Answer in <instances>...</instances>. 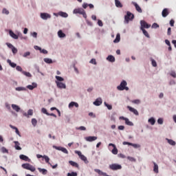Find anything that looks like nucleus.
<instances>
[{"label":"nucleus","mask_w":176,"mask_h":176,"mask_svg":"<svg viewBox=\"0 0 176 176\" xmlns=\"http://www.w3.org/2000/svg\"><path fill=\"white\" fill-rule=\"evenodd\" d=\"M74 14H82V17L85 19V21L89 27H93V22L89 21L87 19V14H86V11L83 10V8H75L73 10Z\"/></svg>","instance_id":"f257e3e1"},{"label":"nucleus","mask_w":176,"mask_h":176,"mask_svg":"<svg viewBox=\"0 0 176 176\" xmlns=\"http://www.w3.org/2000/svg\"><path fill=\"white\" fill-rule=\"evenodd\" d=\"M11 107L14 111L21 112V113H23V116H25V118H30V116H32L34 115V110L31 109L28 111V113H25L23 109H21L20 106L17 104H12Z\"/></svg>","instance_id":"f03ea898"},{"label":"nucleus","mask_w":176,"mask_h":176,"mask_svg":"<svg viewBox=\"0 0 176 176\" xmlns=\"http://www.w3.org/2000/svg\"><path fill=\"white\" fill-rule=\"evenodd\" d=\"M134 14H133L130 11H127L126 14L124 15V24H129L130 21H133L134 20Z\"/></svg>","instance_id":"7ed1b4c3"},{"label":"nucleus","mask_w":176,"mask_h":176,"mask_svg":"<svg viewBox=\"0 0 176 176\" xmlns=\"http://www.w3.org/2000/svg\"><path fill=\"white\" fill-rule=\"evenodd\" d=\"M117 89L119 91H123V90H126V91H129V88L127 87V81L126 80H123L120 84L117 87Z\"/></svg>","instance_id":"20e7f679"},{"label":"nucleus","mask_w":176,"mask_h":176,"mask_svg":"<svg viewBox=\"0 0 176 176\" xmlns=\"http://www.w3.org/2000/svg\"><path fill=\"white\" fill-rule=\"evenodd\" d=\"M21 167L25 170H29L30 171H32V173L35 172V170H36V168H35V166L31 165L30 163L22 164Z\"/></svg>","instance_id":"39448f33"},{"label":"nucleus","mask_w":176,"mask_h":176,"mask_svg":"<svg viewBox=\"0 0 176 176\" xmlns=\"http://www.w3.org/2000/svg\"><path fill=\"white\" fill-rule=\"evenodd\" d=\"M145 28L146 30L151 28V24L148 23L145 20H141L140 30H145Z\"/></svg>","instance_id":"423d86ee"},{"label":"nucleus","mask_w":176,"mask_h":176,"mask_svg":"<svg viewBox=\"0 0 176 176\" xmlns=\"http://www.w3.org/2000/svg\"><path fill=\"white\" fill-rule=\"evenodd\" d=\"M109 168L113 171H118V170H122V165L119 164H111L109 166Z\"/></svg>","instance_id":"0eeeda50"},{"label":"nucleus","mask_w":176,"mask_h":176,"mask_svg":"<svg viewBox=\"0 0 176 176\" xmlns=\"http://www.w3.org/2000/svg\"><path fill=\"white\" fill-rule=\"evenodd\" d=\"M52 148H54V149H56V151H60V152H63V153H65V155H68L69 153L68 150L61 146L53 145Z\"/></svg>","instance_id":"6e6552de"},{"label":"nucleus","mask_w":176,"mask_h":176,"mask_svg":"<svg viewBox=\"0 0 176 176\" xmlns=\"http://www.w3.org/2000/svg\"><path fill=\"white\" fill-rule=\"evenodd\" d=\"M119 119L120 120H124L125 124H126V126H134V123L130 121L128 118H126L124 116H120Z\"/></svg>","instance_id":"1a4fd4ad"},{"label":"nucleus","mask_w":176,"mask_h":176,"mask_svg":"<svg viewBox=\"0 0 176 176\" xmlns=\"http://www.w3.org/2000/svg\"><path fill=\"white\" fill-rule=\"evenodd\" d=\"M6 46H8V47L9 49H11L12 54H16L18 50L17 48H16V47H14L12 43H6Z\"/></svg>","instance_id":"9d476101"},{"label":"nucleus","mask_w":176,"mask_h":176,"mask_svg":"<svg viewBox=\"0 0 176 176\" xmlns=\"http://www.w3.org/2000/svg\"><path fill=\"white\" fill-rule=\"evenodd\" d=\"M40 16L42 20H47V19H52V15L47 12H41Z\"/></svg>","instance_id":"9b49d317"},{"label":"nucleus","mask_w":176,"mask_h":176,"mask_svg":"<svg viewBox=\"0 0 176 176\" xmlns=\"http://www.w3.org/2000/svg\"><path fill=\"white\" fill-rule=\"evenodd\" d=\"M127 109L130 111V112H132L133 115H135V116H138L140 115V113H138V111L136 109H134V107H132L131 106L126 107Z\"/></svg>","instance_id":"f8f14e48"},{"label":"nucleus","mask_w":176,"mask_h":176,"mask_svg":"<svg viewBox=\"0 0 176 176\" xmlns=\"http://www.w3.org/2000/svg\"><path fill=\"white\" fill-rule=\"evenodd\" d=\"M56 85L58 89H67V85H65V83L64 82H56Z\"/></svg>","instance_id":"ddd939ff"},{"label":"nucleus","mask_w":176,"mask_h":176,"mask_svg":"<svg viewBox=\"0 0 176 176\" xmlns=\"http://www.w3.org/2000/svg\"><path fill=\"white\" fill-rule=\"evenodd\" d=\"M19 159L21 160H23L24 162H28L29 163L31 162V159H30V157H28V156L23 155V154H21L19 155Z\"/></svg>","instance_id":"4468645a"},{"label":"nucleus","mask_w":176,"mask_h":176,"mask_svg":"<svg viewBox=\"0 0 176 176\" xmlns=\"http://www.w3.org/2000/svg\"><path fill=\"white\" fill-rule=\"evenodd\" d=\"M94 105L95 107H100L101 104H102V98H98L95 100V101L93 102Z\"/></svg>","instance_id":"2eb2a0df"},{"label":"nucleus","mask_w":176,"mask_h":176,"mask_svg":"<svg viewBox=\"0 0 176 176\" xmlns=\"http://www.w3.org/2000/svg\"><path fill=\"white\" fill-rule=\"evenodd\" d=\"M132 5L135 6V10L138 13H142V8L137 3V2L132 1Z\"/></svg>","instance_id":"dca6fc26"},{"label":"nucleus","mask_w":176,"mask_h":176,"mask_svg":"<svg viewBox=\"0 0 176 176\" xmlns=\"http://www.w3.org/2000/svg\"><path fill=\"white\" fill-rule=\"evenodd\" d=\"M38 87V84L36 82H32V85H29L26 87V89L29 90H34V89H36Z\"/></svg>","instance_id":"f3484780"},{"label":"nucleus","mask_w":176,"mask_h":176,"mask_svg":"<svg viewBox=\"0 0 176 176\" xmlns=\"http://www.w3.org/2000/svg\"><path fill=\"white\" fill-rule=\"evenodd\" d=\"M97 136H88L85 137V140L87 141V142H93V141H96L97 140Z\"/></svg>","instance_id":"a211bd4d"},{"label":"nucleus","mask_w":176,"mask_h":176,"mask_svg":"<svg viewBox=\"0 0 176 176\" xmlns=\"http://www.w3.org/2000/svg\"><path fill=\"white\" fill-rule=\"evenodd\" d=\"M8 33H9L10 36H11V38H12V39H19V36H17V34H16L15 32H13V30H10Z\"/></svg>","instance_id":"6ab92c4d"},{"label":"nucleus","mask_w":176,"mask_h":176,"mask_svg":"<svg viewBox=\"0 0 176 176\" xmlns=\"http://www.w3.org/2000/svg\"><path fill=\"white\" fill-rule=\"evenodd\" d=\"M106 60L109 61V63H115V61H116V59L115 58V56H113V55H109L106 58Z\"/></svg>","instance_id":"aec40b11"},{"label":"nucleus","mask_w":176,"mask_h":176,"mask_svg":"<svg viewBox=\"0 0 176 176\" xmlns=\"http://www.w3.org/2000/svg\"><path fill=\"white\" fill-rule=\"evenodd\" d=\"M170 14V12L168 11V8H164L162 12V17H167Z\"/></svg>","instance_id":"412c9836"},{"label":"nucleus","mask_w":176,"mask_h":176,"mask_svg":"<svg viewBox=\"0 0 176 176\" xmlns=\"http://www.w3.org/2000/svg\"><path fill=\"white\" fill-rule=\"evenodd\" d=\"M69 164L72 167H76V168L79 169V164H78V162H76L75 161L70 160V161H69Z\"/></svg>","instance_id":"4be33fe9"},{"label":"nucleus","mask_w":176,"mask_h":176,"mask_svg":"<svg viewBox=\"0 0 176 176\" xmlns=\"http://www.w3.org/2000/svg\"><path fill=\"white\" fill-rule=\"evenodd\" d=\"M58 14L60 17H63V19H67V17H68V13L63 12V11H59L58 12Z\"/></svg>","instance_id":"5701e85b"},{"label":"nucleus","mask_w":176,"mask_h":176,"mask_svg":"<svg viewBox=\"0 0 176 176\" xmlns=\"http://www.w3.org/2000/svg\"><path fill=\"white\" fill-rule=\"evenodd\" d=\"M7 63L12 68H16L17 67V64L14 62H12L10 59H8Z\"/></svg>","instance_id":"b1692460"},{"label":"nucleus","mask_w":176,"mask_h":176,"mask_svg":"<svg viewBox=\"0 0 176 176\" xmlns=\"http://www.w3.org/2000/svg\"><path fill=\"white\" fill-rule=\"evenodd\" d=\"M58 38H65L67 36V34H65V33H64V32H63L61 30H59L58 31Z\"/></svg>","instance_id":"393cba45"},{"label":"nucleus","mask_w":176,"mask_h":176,"mask_svg":"<svg viewBox=\"0 0 176 176\" xmlns=\"http://www.w3.org/2000/svg\"><path fill=\"white\" fill-rule=\"evenodd\" d=\"M14 144L16 151H21V147L20 146V142H19V141H14Z\"/></svg>","instance_id":"a878e982"},{"label":"nucleus","mask_w":176,"mask_h":176,"mask_svg":"<svg viewBox=\"0 0 176 176\" xmlns=\"http://www.w3.org/2000/svg\"><path fill=\"white\" fill-rule=\"evenodd\" d=\"M68 107L69 108H74V107L76 108H79V104H78L76 102H71Z\"/></svg>","instance_id":"bb28decb"},{"label":"nucleus","mask_w":176,"mask_h":176,"mask_svg":"<svg viewBox=\"0 0 176 176\" xmlns=\"http://www.w3.org/2000/svg\"><path fill=\"white\" fill-rule=\"evenodd\" d=\"M37 169L41 174H43V175H46L48 173L47 169L46 168H38Z\"/></svg>","instance_id":"cd10ccee"},{"label":"nucleus","mask_w":176,"mask_h":176,"mask_svg":"<svg viewBox=\"0 0 176 176\" xmlns=\"http://www.w3.org/2000/svg\"><path fill=\"white\" fill-rule=\"evenodd\" d=\"M43 61L46 63V64H53V63H56V60H53L50 58H45Z\"/></svg>","instance_id":"c85d7f7f"},{"label":"nucleus","mask_w":176,"mask_h":176,"mask_svg":"<svg viewBox=\"0 0 176 176\" xmlns=\"http://www.w3.org/2000/svg\"><path fill=\"white\" fill-rule=\"evenodd\" d=\"M166 141H167L168 144H169V145H171L172 146H175L176 145L175 141L172 139L166 138Z\"/></svg>","instance_id":"c756f323"},{"label":"nucleus","mask_w":176,"mask_h":176,"mask_svg":"<svg viewBox=\"0 0 176 176\" xmlns=\"http://www.w3.org/2000/svg\"><path fill=\"white\" fill-rule=\"evenodd\" d=\"M148 123L151 124V126H155V123H156V119L154 117H151L148 120Z\"/></svg>","instance_id":"7c9ffc66"},{"label":"nucleus","mask_w":176,"mask_h":176,"mask_svg":"<svg viewBox=\"0 0 176 176\" xmlns=\"http://www.w3.org/2000/svg\"><path fill=\"white\" fill-rule=\"evenodd\" d=\"M113 43H119L120 42V34L118 33L116 34V38L113 40Z\"/></svg>","instance_id":"2f4dec72"},{"label":"nucleus","mask_w":176,"mask_h":176,"mask_svg":"<svg viewBox=\"0 0 176 176\" xmlns=\"http://www.w3.org/2000/svg\"><path fill=\"white\" fill-rule=\"evenodd\" d=\"M80 159H81V160H82L83 162L85 163V164H89V160H87V157H86V156H85V155H82L80 157Z\"/></svg>","instance_id":"473e14b6"},{"label":"nucleus","mask_w":176,"mask_h":176,"mask_svg":"<svg viewBox=\"0 0 176 176\" xmlns=\"http://www.w3.org/2000/svg\"><path fill=\"white\" fill-rule=\"evenodd\" d=\"M154 166H153V171L154 173H155V174H158L159 173V166L157 165V164H156V162H153Z\"/></svg>","instance_id":"72a5a7b5"},{"label":"nucleus","mask_w":176,"mask_h":176,"mask_svg":"<svg viewBox=\"0 0 176 176\" xmlns=\"http://www.w3.org/2000/svg\"><path fill=\"white\" fill-rule=\"evenodd\" d=\"M55 78L56 80H55V83H57V82H64V78L60 76H56Z\"/></svg>","instance_id":"f704fd0d"},{"label":"nucleus","mask_w":176,"mask_h":176,"mask_svg":"<svg viewBox=\"0 0 176 176\" xmlns=\"http://www.w3.org/2000/svg\"><path fill=\"white\" fill-rule=\"evenodd\" d=\"M16 91H27V89L24 87H17L15 88Z\"/></svg>","instance_id":"c9c22d12"},{"label":"nucleus","mask_w":176,"mask_h":176,"mask_svg":"<svg viewBox=\"0 0 176 176\" xmlns=\"http://www.w3.org/2000/svg\"><path fill=\"white\" fill-rule=\"evenodd\" d=\"M114 1H115V4L116 8H123V4H122L120 0H114Z\"/></svg>","instance_id":"e433bc0d"},{"label":"nucleus","mask_w":176,"mask_h":176,"mask_svg":"<svg viewBox=\"0 0 176 176\" xmlns=\"http://www.w3.org/2000/svg\"><path fill=\"white\" fill-rule=\"evenodd\" d=\"M140 31H142L143 32V35H144V36H146V38H151V36L149 35V33H148V31H146V30L142 29V30H140Z\"/></svg>","instance_id":"4c0bfd02"},{"label":"nucleus","mask_w":176,"mask_h":176,"mask_svg":"<svg viewBox=\"0 0 176 176\" xmlns=\"http://www.w3.org/2000/svg\"><path fill=\"white\" fill-rule=\"evenodd\" d=\"M43 159L45 160V163H47V164H50V158L49 156L44 155H43Z\"/></svg>","instance_id":"58836bf2"},{"label":"nucleus","mask_w":176,"mask_h":176,"mask_svg":"<svg viewBox=\"0 0 176 176\" xmlns=\"http://www.w3.org/2000/svg\"><path fill=\"white\" fill-rule=\"evenodd\" d=\"M23 75H25L27 78H32V74L28 72L23 71L22 72Z\"/></svg>","instance_id":"ea45409f"},{"label":"nucleus","mask_w":176,"mask_h":176,"mask_svg":"<svg viewBox=\"0 0 176 176\" xmlns=\"http://www.w3.org/2000/svg\"><path fill=\"white\" fill-rule=\"evenodd\" d=\"M34 68L38 74H41L42 76H45V74L39 70V66H38V65H34Z\"/></svg>","instance_id":"a19ab883"},{"label":"nucleus","mask_w":176,"mask_h":176,"mask_svg":"<svg viewBox=\"0 0 176 176\" xmlns=\"http://www.w3.org/2000/svg\"><path fill=\"white\" fill-rule=\"evenodd\" d=\"M104 107H107V109H109V111H111L112 104H108V102H104Z\"/></svg>","instance_id":"79ce46f5"},{"label":"nucleus","mask_w":176,"mask_h":176,"mask_svg":"<svg viewBox=\"0 0 176 176\" xmlns=\"http://www.w3.org/2000/svg\"><path fill=\"white\" fill-rule=\"evenodd\" d=\"M126 159L129 160V162H131L132 163H135V162H137V160L133 157L128 156Z\"/></svg>","instance_id":"37998d69"},{"label":"nucleus","mask_w":176,"mask_h":176,"mask_svg":"<svg viewBox=\"0 0 176 176\" xmlns=\"http://www.w3.org/2000/svg\"><path fill=\"white\" fill-rule=\"evenodd\" d=\"M38 124V120L36 118H32V124L34 127H36V124Z\"/></svg>","instance_id":"c03bdc74"},{"label":"nucleus","mask_w":176,"mask_h":176,"mask_svg":"<svg viewBox=\"0 0 176 176\" xmlns=\"http://www.w3.org/2000/svg\"><path fill=\"white\" fill-rule=\"evenodd\" d=\"M76 130H80V131H86V126H80L79 127H76Z\"/></svg>","instance_id":"a18cd8bd"},{"label":"nucleus","mask_w":176,"mask_h":176,"mask_svg":"<svg viewBox=\"0 0 176 176\" xmlns=\"http://www.w3.org/2000/svg\"><path fill=\"white\" fill-rule=\"evenodd\" d=\"M118 150L116 146V147H113V149L111 150V153H113V155H118Z\"/></svg>","instance_id":"49530a36"},{"label":"nucleus","mask_w":176,"mask_h":176,"mask_svg":"<svg viewBox=\"0 0 176 176\" xmlns=\"http://www.w3.org/2000/svg\"><path fill=\"white\" fill-rule=\"evenodd\" d=\"M89 7V3H83L82 5V8H78V9H83V10H85V9H87V8Z\"/></svg>","instance_id":"de8ad7c7"},{"label":"nucleus","mask_w":176,"mask_h":176,"mask_svg":"<svg viewBox=\"0 0 176 176\" xmlns=\"http://www.w3.org/2000/svg\"><path fill=\"white\" fill-rule=\"evenodd\" d=\"M116 115V112H113L111 116V120L113 122H116V117L115 116Z\"/></svg>","instance_id":"09e8293b"},{"label":"nucleus","mask_w":176,"mask_h":176,"mask_svg":"<svg viewBox=\"0 0 176 176\" xmlns=\"http://www.w3.org/2000/svg\"><path fill=\"white\" fill-rule=\"evenodd\" d=\"M16 71H18L19 72H21V74H23V72H24V70H23V68L21 67V66L20 65H16V67H15Z\"/></svg>","instance_id":"8fccbe9b"},{"label":"nucleus","mask_w":176,"mask_h":176,"mask_svg":"<svg viewBox=\"0 0 176 176\" xmlns=\"http://www.w3.org/2000/svg\"><path fill=\"white\" fill-rule=\"evenodd\" d=\"M151 64L153 65V67H157V63L156 62V60L153 58H151Z\"/></svg>","instance_id":"3c124183"},{"label":"nucleus","mask_w":176,"mask_h":176,"mask_svg":"<svg viewBox=\"0 0 176 176\" xmlns=\"http://www.w3.org/2000/svg\"><path fill=\"white\" fill-rule=\"evenodd\" d=\"M41 112H42V113L47 115V116H48V115H49V112H47V109H46V108H45V107H43L41 109Z\"/></svg>","instance_id":"603ef678"},{"label":"nucleus","mask_w":176,"mask_h":176,"mask_svg":"<svg viewBox=\"0 0 176 176\" xmlns=\"http://www.w3.org/2000/svg\"><path fill=\"white\" fill-rule=\"evenodd\" d=\"M31 36L36 39L38 38V33L36 32H33L30 33Z\"/></svg>","instance_id":"864d4df0"},{"label":"nucleus","mask_w":176,"mask_h":176,"mask_svg":"<svg viewBox=\"0 0 176 176\" xmlns=\"http://www.w3.org/2000/svg\"><path fill=\"white\" fill-rule=\"evenodd\" d=\"M160 26L157 24V23H153L151 25V28H154V30H156L157 28H159Z\"/></svg>","instance_id":"5fc2aeb1"},{"label":"nucleus","mask_w":176,"mask_h":176,"mask_svg":"<svg viewBox=\"0 0 176 176\" xmlns=\"http://www.w3.org/2000/svg\"><path fill=\"white\" fill-rule=\"evenodd\" d=\"M2 153H9V150L6 148L5 146L1 147Z\"/></svg>","instance_id":"6e6d98bb"},{"label":"nucleus","mask_w":176,"mask_h":176,"mask_svg":"<svg viewBox=\"0 0 176 176\" xmlns=\"http://www.w3.org/2000/svg\"><path fill=\"white\" fill-rule=\"evenodd\" d=\"M131 146H133L135 149H138V148H141V145L138 144H134V143H131Z\"/></svg>","instance_id":"4d7b16f0"},{"label":"nucleus","mask_w":176,"mask_h":176,"mask_svg":"<svg viewBox=\"0 0 176 176\" xmlns=\"http://www.w3.org/2000/svg\"><path fill=\"white\" fill-rule=\"evenodd\" d=\"M164 122V120L163 119V118H159L157 120V122L159 124H163Z\"/></svg>","instance_id":"13d9d810"},{"label":"nucleus","mask_w":176,"mask_h":176,"mask_svg":"<svg viewBox=\"0 0 176 176\" xmlns=\"http://www.w3.org/2000/svg\"><path fill=\"white\" fill-rule=\"evenodd\" d=\"M67 175V176H78V173L72 171V173H68Z\"/></svg>","instance_id":"bf43d9fd"},{"label":"nucleus","mask_w":176,"mask_h":176,"mask_svg":"<svg viewBox=\"0 0 176 176\" xmlns=\"http://www.w3.org/2000/svg\"><path fill=\"white\" fill-rule=\"evenodd\" d=\"M9 13H10V12H9V10H8V9L3 8V10H2L3 14H6L8 16V14H9Z\"/></svg>","instance_id":"052dcab7"},{"label":"nucleus","mask_w":176,"mask_h":176,"mask_svg":"<svg viewBox=\"0 0 176 176\" xmlns=\"http://www.w3.org/2000/svg\"><path fill=\"white\" fill-rule=\"evenodd\" d=\"M97 24L99 25V27H102L104 25V23L101 19H98Z\"/></svg>","instance_id":"680f3d73"},{"label":"nucleus","mask_w":176,"mask_h":176,"mask_svg":"<svg viewBox=\"0 0 176 176\" xmlns=\"http://www.w3.org/2000/svg\"><path fill=\"white\" fill-rule=\"evenodd\" d=\"M89 63L91 64H94V65H97V61L96 60V58H91Z\"/></svg>","instance_id":"e2e57ef3"},{"label":"nucleus","mask_w":176,"mask_h":176,"mask_svg":"<svg viewBox=\"0 0 176 176\" xmlns=\"http://www.w3.org/2000/svg\"><path fill=\"white\" fill-rule=\"evenodd\" d=\"M132 102H133V104H138L141 103V100H140L139 99H135V100H132Z\"/></svg>","instance_id":"0e129e2a"},{"label":"nucleus","mask_w":176,"mask_h":176,"mask_svg":"<svg viewBox=\"0 0 176 176\" xmlns=\"http://www.w3.org/2000/svg\"><path fill=\"white\" fill-rule=\"evenodd\" d=\"M40 53H41L42 54H47V53L49 52H47V50L41 48V50H40Z\"/></svg>","instance_id":"69168bd1"},{"label":"nucleus","mask_w":176,"mask_h":176,"mask_svg":"<svg viewBox=\"0 0 176 176\" xmlns=\"http://www.w3.org/2000/svg\"><path fill=\"white\" fill-rule=\"evenodd\" d=\"M175 23V21L174 19H170L169 21V24L170 27H174V24Z\"/></svg>","instance_id":"338daca9"},{"label":"nucleus","mask_w":176,"mask_h":176,"mask_svg":"<svg viewBox=\"0 0 176 176\" xmlns=\"http://www.w3.org/2000/svg\"><path fill=\"white\" fill-rule=\"evenodd\" d=\"M170 76H172V78H176V73L175 71H172L170 73Z\"/></svg>","instance_id":"774afa93"}]
</instances>
